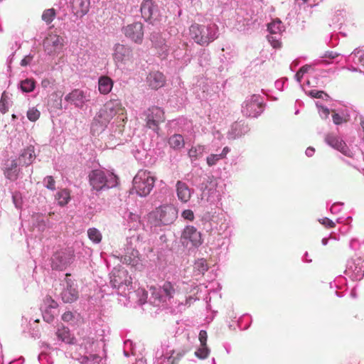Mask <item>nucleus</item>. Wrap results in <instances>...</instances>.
Listing matches in <instances>:
<instances>
[{
  "label": "nucleus",
  "mask_w": 364,
  "mask_h": 364,
  "mask_svg": "<svg viewBox=\"0 0 364 364\" xmlns=\"http://www.w3.org/2000/svg\"><path fill=\"white\" fill-rule=\"evenodd\" d=\"M124 114V108L117 100H112L107 102L100 109L92 124V128L96 127L103 130L116 115L122 116Z\"/></svg>",
  "instance_id": "f257e3e1"
},
{
  "label": "nucleus",
  "mask_w": 364,
  "mask_h": 364,
  "mask_svg": "<svg viewBox=\"0 0 364 364\" xmlns=\"http://www.w3.org/2000/svg\"><path fill=\"white\" fill-rule=\"evenodd\" d=\"M218 26L215 23L206 26L198 23L190 27V33L194 41L200 46H208L218 38Z\"/></svg>",
  "instance_id": "f03ea898"
},
{
  "label": "nucleus",
  "mask_w": 364,
  "mask_h": 364,
  "mask_svg": "<svg viewBox=\"0 0 364 364\" xmlns=\"http://www.w3.org/2000/svg\"><path fill=\"white\" fill-rule=\"evenodd\" d=\"M89 183L96 191L109 189L117 185V176L113 173H106L102 170L95 169L88 175Z\"/></svg>",
  "instance_id": "7ed1b4c3"
},
{
  "label": "nucleus",
  "mask_w": 364,
  "mask_h": 364,
  "mask_svg": "<svg viewBox=\"0 0 364 364\" xmlns=\"http://www.w3.org/2000/svg\"><path fill=\"white\" fill-rule=\"evenodd\" d=\"M178 217V210L173 205H161L151 212L149 220L154 226L172 224Z\"/></svg>",
  "instance_id": "20e7f679"
},
{
  "label": "nucleus",
  "mask_w": 364,
  "mask_h": 364,
  "mask_svg": "<svg viewBox=\"0 0 364 364\" xmlns=\"http://www.w3.org/2000/svg\"><path fill=\"white\" fill-rule=\"evenodd\" d=\"M155 178L149 171L139 170L133 179L132 190L140 196H146L152 190Z\"/></svg>",
  "instance_id": "39448f33"
},
{
  "label": "nucleus",
  "mask_w": 364,
  "mask_h": 364,
  "mask_svg": "<svg viewBox=\"0 0 364 364\" xmlns=\"http://www.w3.org/2000/svg\"><path fill=\"white\" fill-rule=\"evenodd\" d=\"M65 44V38L54 31L49 32L43 41V50L53 58L63 52Z\"/></svg>",
  "instance_id": "423d86ee"
},
{
  "label": "nucleus",
  "mask_w": 364,
  "mask_h": 364,
  "mask_svg": "<svg viewBox=\"0 0 364 364\" xmlns=\"http://www.w3.org/2000/svg\"><path fill=\"white\" fill-rule=\"evenodd\" d=\"M146 126L156 133L159 130V124L165 121L164 110L156 106H153L145 112Z\"/></svg>",
  "instance_id": "0eeeda50"
},
{
  "label": "nucleus",
  "mask_w": 364,
  "mask_h": 364,
  "mask_svg": "<svg viewBox=\"0 0 364 364\" xmlns=\"http://www.w3.org/2000/svg\"><path fill=\"white\" fill-rule=\"evenodd\" d=\"M262 112V104L259 102V96L253 95L245 100L242 107V112L251 117H257Z\"/></svg>",
  "instance_id": "6e6552de"
},
{
  "label": "nucleus",
  "mask_w": 364,
  "mask_h": 364,
  "mask_svg": "<svg viewBox=\"0 0 364 364\" xmlns=\"http://www.w3.org/2000/svg\"><path fill=\"white\" fill-rule=\"evenodd\" d=\"M181 238L185 242H190L194 247H199L203 243L202 234L193 225H187L183 229Z\"/></svg>",
  "instance_id": "1a4fd4ad"
},
{
  "label": "nucleus",
  "mask_w": 364,
  "mask_h": 364,
  "mask_svg": "<svg viewBox=\"0 0 364 364\" xmlns=\"http://www.w3.org/2000/svg\"><path fill=\"white\" fill-rule=\"evenodd\" d=\"M126 37L136 43H141L143 40L144 30L143 24L141 22H134L129 24L122 28Z\"/></svg>",
  "instance_id": "9d476101"
},
{
  "label": "nucleus",
  "mask_w": 364,
  "mask_h": 364,
  "mask_svg": "<svg viewBox=\"0 0 364 364\" xmlns=\"http://www.w3.org/2000/svg\"><path fill=\"white\" fill-rule=\"evenodd\" d=\"M110 284L114 288H119L122 285L132 284V278L124 269H114L110 275Z\"/></svg>",
  "instance_id": "9b49d317"
},
{
  "label": "nucleus",
  "mask_w": 364,
  "mask_h": 364,
  "mask_svg": "<svg viewBox=\"0 0 364 364\" xmlns=\"http://www.w3.org/2000/svg\"><path fill=\"white\" fill-rule=\"evenodd\" d=\"M70 276V274L67 273L65 274L66 279V287L63 289L61 293L62 300L65 303H73L79 297V292L74 284V282L68 277Z\"/></svg>",
  "instance_id": "f8f14e48"
},
{
  "label": "nucleus",
  "mask_w": 364,
  "mask_h": 364,
  "mask_svg": "<svg viewBox=\"0 0 364 364\" xmlns=\"http://www.w3.org/2000/svg\"><path fill=\"white\" fill-rule=\"evenodd\" d=\"M113 58L117 63H126L132 58V50L130 47L117 43L114 47Z\"/></svg>",
  "instance_id": "ddd939ff"
},
{
  "label": "nucleus",
  "mask_w": 364,
  "mask_h": 364,
  "mask_svg": "<svg viewBox=\"0 0 364 364\" xmlns=\"http://www.w3.org/2000/svg\"><path fill=\"white\" fill-rule=\"evenodd\" d=\"M148 86L153 90H158L164 86L166 77L159 71H151L146 77Z\"/></svg>",
  "instance_id": "4468645a"
},
{
  "label": "nucleus",
  "mask_w": 364,
  "mask_h": 364,
  "mask_svg": "<svg viewBox=\"0 0 364 364\" xmlns=\"http://www.w3.org/2000/svg\"><path fill=\"white\" fill-rule=\"evenodd\" d=\"M326 142L333 148L338 150L344 155L350 156V150L346 143L333 134H328L325 138Z\"/></svg>",
  "instance_id": "2eb2a0df"
},
{
  "label": "nucleus",
  "mask_w": 364,
  "mask_h": 364,
  "mask_svg": "<svg viewBox=\"0 0 364 364\" xmlns=\"http://www.w3.org/2000/svg\"><path fill=\"white\" fill-rule=\"evenodd\" d=\"M65 100L73 103L76 107L81 108L87 101L86 93L82 90L75 89L65 97Z\"/></svg>",
  "instance_id": "dca6fc26"
},
{
  "label": "nucleus",
  "mask_w": 364,
  "mask_h": 364,
  "mask_svg": "<svg viewBox=\"0 0 364 364\" xmlns=\"http://www.w3.org/2000/svg\"><path fill=\"white\" fill-rule=\"evenodd\" d=\"M71 258L65 252H57L52 258V268L56 270H63L70 264Z\"/></svg>",
  "instance_id": "f3484780"
},
{
  "label": "nucleus",
  "mask_w": 364,
  "mask_h": 364,
  "mask_svg": "<svg viewBox=\"0 0 364 364\" xmlns=\"http://www.w3.org/2000/svg\"><path fill=\"white\" fill-rule=\"evenodd\" d=\"M141 14L146 21H151L157 11V6L152 0H144L141 4Z\"/></svg>",
  "instance_id": "a211bd4d"
},
{
  "label": "nucleus",
  "mask_w": 364,
  "mask_h": 364,
  "mask_svg": "<svg viewBox=\"0 0 364 364\" xmlns=\"http://www.w3.org/2000/svg\"><path fill=\"white\" fill-rule=\"evenodd\" d=\"M5 165L4 169L5 177L12 181L17 180L20 173V168H18L20 165L18 161L16 159L7 161Z\"/></svg>",
  "instance_id": "6ab92c4d"
},
{
  "label": "nucleus",
  "mask_w": 364,
  "mask_h": 364,
  "mask_svg": "<svg viewBox=\"0 0 364 364\" xmlns=\"http://www.w3.org/2000/svg\"><path fill=\"white\" fill-rule=\"evenodd\" d=\"M176 188L177 197L181 202L186 203L190 200L193 190L185 182L178 181Z\"/></svg>",
  "instance_id": "aec40b11"
},
{
  "label": "nucleus",
  "mask_w": 364,
  "mask_h": 364,
  "mask_svg": "<svg viewBox=\"0 0 364 364\" xmlns=\"http://www.w3.org/2000/svg\"><path fill=\"white\" fill-rule=\"evenodd\" d=\"M90 4V0H72L73 13L77 16L82 17L89 11Z\"/></svg>",
  "instance_id": "412c9836"
},
{
  "label": "nucleus",
  "mask_w": 364,
  "mask_h": 364,
  "mask_svg": "<svg viewBox=\"0 0 364 364\" xmlns=\"http://www.w3.org/2000/svg\"><path fill=\"white\" fill-rule=\"evenodd\" d=\"M36 159L35 149L29 146L24 149L18 159H16L19 165L28 166L31 165Z\"/></svg>",
  "instance_id": "4be33fe9"
},
{
  "label": "nucleus",
  "mask_w": 364,
  "mask_h": 364,
  "mask_svg": "<svg viewBox=\"0 0 364 364\" xmlns=\"http://www.w3.org/2000/svg\"><path fill=\"white\" fill-rule=\"evenodd\" d=\"M55 335L59 340L67 344L75 343V336L71 334L70 329L63 325L58 326Z\"/></svg>",
  "instance_id": "5701e85b"
},
{
  "label": "nucleus",
  "mask_w": 364,
  "mask_h": 364,
  "mask_svg": "<svg viewBox=\"0 0 364 364\" xmlns=\"http://www.w3.org/2000/svg\"><path fill=\"white\" fill-rule=\"evenodd\" d=\"M113 85L114 81L107 75L100 76L98 79V90L102 95L109 94Z\"/></svg>",
  "instance_id": "b1692460"
},
{
  "label": "nucleus",
  "mask_w": 364,
  "mask_h": 364,
  "mask_svg": "<svg viewBox=\"0 0 364 364\" xmlns=\"http://www.w3.org/2000/svg\"><path fill=\"white\" fill-rule=\"evenodd\" d=\"M161 289L164 299H166V302L167 300L169 301L173 299L176 294L174 285L168 281H166L163 284L161 287Z\"/></svg>",
  "instance_id": "393cba45"
},
{
  "label": "nucleus",
  "mask_w": 364,
  "mask_h": 364,
  "mask_svg": "<svg viewBox=\"0 0 364 364\" xmlns=\"http://www.w3.org/2000/svg\"><path fill=\"white\" fill-rule=\"evenodd\" d=\"M169 146L175 150H181L184 147L185 141L181 134H173L168 139Z\"/></svg>",
  "instance_id": "a878e982"
},
{
  "label": "nucleus",
  "mask_w": 364,
  "mask_h": 364,
  "mask_svg": "<svg viewBox=\"0 0 364 364\" xmlns=\"http://www.w3.org/2000/svg\"><path fill=\"white\" fill-rule=\"evenodd\" d=\"M150 40L156 48L164 50L166 48V41L159 31H154L151 33Z\"/></svg>",
  "instance_id": "bb28decb"
},
{
  "label": "nucleus",
  "mask_w": 364,
  "mask_h": 364,
  "mask_svg": "<svg viewBox=\"0 0 364 364\" xmlns=\"http://www.w3.org/2000/svg\"><path fill=\"white\" fill-rule=\"evenodd\" d=\"M268 30L271 34L281 35L284 26L280 20L276 19L268 24Z\"/></svg>",
  "instance_id": "cd10ccee"
},
{
  "label": "nucleus",
  "mask_w": 364,
  "mask_h": 364,
  "mask_svg": "<svg viewBox=\"0 0 364 364\" xmlns=\"http://www.w3.org/2000/svg\"><path fill=\"white\" fill-rule=\"evenodd\" d=\"M55 199L60 206H64L68 203L70 199V193L68 189H62L55 195Z\"/></svg>",
  "instance_id": "c85d7f7f"
},
{
  "label": "nucleus",
  "mask_w": 364,
  "mask_h": 364,
  "mask_svg": "<svg viewBox=\"0 0 364 364\" xmlns=\"http://www.w3.org/2000/svg\"><path fill=\"white\" fill-rule=\"evenodd\" d=\"M188 352V349H182L174 355L175 351L173 350L171 355L166 358L167 360L166 364H178Z\"/></svg>",
  "instance_id": "c756f323"
},
{
  "label": "nucleus",
  "mask_w": 364,
  "mask_h": 364,
  "mask_svg": "<svg viewBox=\"0 0 364 364\" xmlns=\"http://www.w3.org/2000/svg\"><path fill=\"white\" fill-rule=\"evenodd\" d=\"M205 150L204 146L198 145L196 146L192 147L188 151V156L191 159L192 161H196L200 156H202Z\"/></svg>",
  "instance_id": "7c9ffc66"
},
{
  "label": "nucleus",
  "mask_w": 364,
  "mask_h": 364,
  "mask_svg": "<svg viewBox=\"0 0 364 364\" xmlns=\"http://www.w3.org/2000/svg\"><path fill=\"white\" fill-rule=\"evenodd\" d=\"M87 236L89 239L95 243H100L102 239V234L95 228H89L87 230Z\"/></svg>",
  "instance_id": "2f4dec72"
},
{
  "label": "nucleus",
  "mask_w": 364,
  "mask_h": 364,
  "mask_svg": "<svg viewBox=\"0 0 364 364\" xmlns=\"http://www.w3.org/2000/svg\"><path fill=\"white\" fill-rule=\"evenodd\" d=\"M56 16V11L53 8L46 9L42 14V20L47 24L50 23Z\"/></svg>",
  "instance_id": "473e14b6"
},
{
  "label": "nucleus",
  "mask_w": 364,
  "mask_h": 364,
  "mask_svg": "<svg viewBox=\"0 0 364 364\" xmlns=\"http://www.w3.org/2000/svg\"><path fill=\"white\" fill-rule=\"evenodd\" d=\"M35 86L36 83L33 79H26L21 82V89L24 92H32L34 90Z\"/></svg>",
  "instance_id": "72a5a7b5"
},
{
  "label": "nucleus",
  "mask_w": 364,
  "mask_h": 364,
  "mask_svg": "<svg viewBox=\"0 0 364 364\" xmlns=\"http://www.w3.org/2000/svg\"><path fill=\"white\" fill-rule=\"evenodd\" d=\"M149 289L151 291V296L154 299L155 301H156L159 303H165L166 302V299H164V297L163 296L161 288L157 289L156 287L151 286Z\"/></svg>",
  "instance_id": "f704fd0d"
},
{
  "label": "nucleus",
  "mask_w": 364,
  "mask_h": 364,
  "mask_svg": "<svg viewBox=\"0 0 364 364\" xmlns=\"http://www.w3.org/2000/svg\"><path fill=\"white\" fill-rule=\"evenodd\" d=\"M281 35L271 34L267 36L268 41L274 48H279L282 46Z\"/></svg>",
  "instance_id": "c9c22d12"
},
{
  "label": "nucleus",
  "mask_w": 364,
  "mask_h": 364,
  "mask_svg": "<svg viewBox=\"0 0 364 364\" xmlns=\"http://www.w3.org/2000/svg\"><path fill=\"white\" fill-rule=\"evenodd\" d=\"M209 354V349L207 347V345L205 346H200V347L195 352V355L196 357H198L200 359H204L206 358L208 356Z\"/></svg>",
  "instance_id": "e433bc0d"
},
{
  "label": "nucleus",
  "mask_w": 364,
  "mask_h": 364,
  "mask_svg": "<svg viewBox=\"0 0 364 364\" xmlns=\"http://www.w3.org/2000/svg\"><path fill=\"white\" fill-rule=\"evenodd\" d=\"M41 113L35 107L29 109L27 112V117L31 122H36L40 117Z\"/></svg>",
  "instance_id": "4c0bfd02"
},
{
  "label": "nucleus",
  "mask_w": 364,
  "mask_h": 364,
  "mask_svg": "<svg viewBox=\"0 0 364 364\" xmlns=\"http://www.w3.org/2000/svg\"><path fill=\"white\" fill-rule=\"evenodd\" d=\"M43 182L45 183V186L48 189L51 190V191L55 190V181L53 176H46L44 178Z\"/></svg>",
  "instance_id": "58836bf2"
},
{
  "label": "nucleus",
  "mask_w": 364,
  "mask_h": 364,
  "mask_svg": "<svg viewBox=\"0 0 364 364\" xmlns=\"http://www.w3.org/2000/svg\"><path fill=\"white\" fill-rule=\"evenodd\" d=\"M7 101L8 96L6 92H3L0 100V111L2 113H6L8 111Z\"/></svg>",
  "instance_id": "ea45409f"
},
{
  "label": "nucleus",
  "mask_w": 364,
  "mask_h": 364,
  "mask_svg": "<svg viewBox=\"0 0 364 364\" xmlns=\"http://www.w3.org/2000/svg\"><path fill=\"white\" fill-rule=\"evenodd\" d=\"M12 200H13V202L16 208H19L21 207L22 198H21V194L19 192L16 191L13 193Z\"/></svg>",
  "instance_id": "a19ab883"
},
{
  "label": "nucleus",
  "mask_w": 364,
  "mask_h": 364,
  "mask_svg": "<svg viewBox=\"0 0 364 364\" xmlns=\"http://www.w3.org/2000/svg\"><path fill=\"white\" fill-rule=\"evenodd\" d=\"M222 159L219 154H210L206 159L207 164L209 166L215 165L219 160Z\"/></svg>",
  "instance_id": "79ce46f5"
},
{
  "label": "nucleus",
  "mask_w": 364,
  "mask_h": 364,
  "mask_svg": "<svg viewBox=\"0 0 364 364\" xmlns=\"http://www.w3.org/2000/svg\"><path fill=\"white\" fill-rule=\"evenodd\" d=\"M181 216L185 219L189 221H193L194 220V213L191 210L187 209L182 212Z\"/></svg>",
  "instance_id": "37998d69"
},
{
  "label": "nucleus",
  "mask_w": 364,
  "mask_h": 364,
  "mask_svg": "<svg viewBox=\"0 0 364 364\" xmlns=\"http://www.w3.org/2000/svg\"><path fill=\"white\" fill-rule=\"evenodd\" d=\"M321 224L324 225L326 228H334L335 223L328 218H323L319 220Z\"/></svg>",
  "instance_id": "c03bdc74"
},
{
  "label": "nucleus",
  "mask_w": 364,
  "mask_h": 364,
  "mask_svg": "<svg viewBox=\"0 0 364 364\" xmlns=\"http://www.w3.org/2000/svg\"><path fill=\"white\" fill-rule=\"evenodd\" d=\"M207 332L205 331L201 330L199 333V341L200 342V346H205L207 345Z\"/></svg>",
  "instance_id": "a18cd8bd"
},
{
  "label": "nucleus",
  "mask_w": 364,
  "mask_h": 364,
  "mask_svg": "<svg viewBox=\"0 0 364 364\" xmlns=\"http://www.w3.org/2000/svg\"><path fill=\"white\" fill-rule=\"evenodd\" d=\"M74 318V315L71 311H66L62 315V320L65 322H69Z\"/></svg>",
  "instance_id": "49530a36"
},
{
  "label": "nucleus",
  "mask_w": 364,
  "mask_h": 364,
  "mask_svg": "<svg viewBox=\"0 0 364 364\" xmlns=\"http://www.w3.org/2000/svg\"><path fill=\"white\" fill-rule=\"evenodd\" d=\"M332 118H333V122L336 124H341L343 122V118L342 117L337 114V113H333V115H332Z\"/></svg>",
  "instance_id": "de8ad7c7"
},
{
  "label": "nucleus",
  "mask_w": 364,
  "mask_h": 364,
  "mask_svg": "<svg viewBox=\"0 0 364 364\" xmlns=\"http://www.w3.org/2000/svg\"><path fill=\"white\" fill-rule=\"evenodd\" d=\"M32 60V57L30 55L26 56L21 61V65L22 66H26L31 63Z\"/></svg>",
  "instance_id": "09e8293b"
},
{
  "label": "nucleus",
  "mask_w": 364,
  "mask_h": 364,
  "mask_svg": "<svg viewBox=\"0 0 364 364\" xmlns=\"http://www.w3.org/2000/svg\"><path fill=\"white\" fill-rule=\"evenodd\" d=\"M47 302L49 303V307L55 309L58 306V304L56 301H55L51 297L46 298Z\"/></svg>",
  "instance_id": "8fccbe9b"
},
{
  "label": "nucleus",
  "mask_w": 364,
  "mask_h": 364,
  "mask_svg": "<svg viewBox=\"0 0 364 364\" xmlns=\"http://www.w3.org/2000/svg\"><path fill=\"white\" fill-rule=\"evenodd\" d=\"M323 92L322 91H311V95L315 97V98H321L323 97Z\"/></svg>",
  "instance_id": "3c124183"
},
{
  "label": "nucleus",
  "mask_w": 364,
  "mask_h": 364,
  "mask_svg": "<svg viewBox=\"0 0 364 364\" xmlns=\"http://www.w3.org/2000/svg\"><path fill=\"white\" fill-rule=\"evenodd\" d=\"M230 151V149L228 147V146H225L223 148V151H222V153L220 154L219 155L220 156V157L222 159H224L226 157L227 154H228V152Z\"/></svg>",
  "instance_id": "603ef678"
},
{
  "label": "nucleus",
  "mask_w": 364,
  "mask_h": 364,
  "mask_svg": "<svg viewBox=\"0 0 364 364\" xmlns=\"http://www.w3.org/2000/svg\"><path fill=\"white\" fill-rule=\"evenodd\" d=\"M315 152V149L313 147H308L306 150V154L308 156H312Z\"/></svg>",
  "instance_id": "864d4df0"
},
{
  "label": "nucleus",
  "mask_w": 364,
  "mask_h": 364,
  "mask_svg": "<svg viewBox=\"0 0 364 364\" xmlns=\"http://www.w3.org/2000/svg\"><path fill=\"white\" fill-rule=\"evenodd\" d=\"M308 70L307 68L301 67L299 70V75H301V77H303L304 74L306 73Z\"/></svg>",
  "instance_id": "5fc2aeb1"
},
{
  "label": "nucleus",
  "mask_w": 364,
  "mask_h": 364,
  "mask_svg": "<svg viewBox=\"0 0 364 364\" xmlns=\"http://www.w3.org/2000/svg\"><path fill=\"white\" fill-rule=\"evenodd\" d=\"M296 77H297L299 81H300L301 78L302 77H301V75H299V71L296 73Z\"/></svg>",
  "instance_id": "6e6d98bb"
},
{
  "label": "nucleus",
  "mask_w": 364,
  "mask_h": 364,
  "mask_svg": "<svg viewBox=\"0 0 364 364\" xmlns=\"http://www.w3.org/2000/svg\"><path fill=\"white\" fill-rule=\"evenodd\" d=\"M53 320V316H50L49 318L47 319V321H52Z\"/></svg>",
  "instance_id": "4d7b16f0"
},
{
  "label": "nucleus",
  "mask_w": 364,
  "mask_h": 364,
  "mask_svg": "<svg viewBox=\"0 0 364 364\" xmlns=\"http://www.w3.org/2000/svg\"><path fill=\"white\" fill-rule=\"evenodd\" d=\"M329 56H330L331 58H335V55H332V54H330V55H329Z\"/></svg>",
  "instance_id": "13d9d810"
},
{
  "label": "nucleus",
  "mask_w": 364,
  "mask_h": 364,
  "mask_svg": "<svg viewBox=\"0 0 364 364\" xmlns=\"http://www.w3.org/2000/svg\"><path fill=\"white\" fill-rule=\"evenodd\" d=\"M188 299H191V297H189L188 299H186V301L187 302Z\"/></svg>",
  "instance_id": "bf43d9fd"
},
{
  "label": "nucleus",
  "mask_w": 364,
  "mask_h": 364,
  "mask_svg": "<svg viewBox=\"0 0 364 364\" xmlns=\"http://www.w3.org/2000/svg\"><path fill=\"white\" fill-rule=\"evenodd\" d=\"M302 1H304V2H306V1H307L308 0H302Z\"/></svg>",
  "instance_id": "052dcab7"
}]
</instances>
